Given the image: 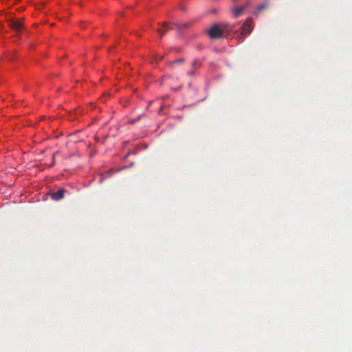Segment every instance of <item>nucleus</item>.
<instances>
[{
	"label": "nucleus",
	"mask_w": 352,
	"mask_h": 352,
	"mask_svg": "<svg viewBox=\"0 0 352 352\" xmlns=\"http://www.w3.org/2000/svg\"><path fill=\"white\" fill-rule=\"evenodd\" d=\"M193 74H194L193 71H190V72H188V74L190 75V76L193 75Z\"/></svg>",
	"instance_id": "obj_12"
},
{
	"label": "nucleus",
	"mask_w": 352,
	"mask_h": 352,
	"mask_svg": "<svg viewBox=\"0 0 352 352\" xmlns=\"http://www.w3.org/2000/svg\"><path fill=\"white\" fill-rule=\"evenodd\" d=\"M54 157H55V154H54V155H53L52 163V164L50 165V167H51V166H54V163H55V158H54Z\"/></svg>",
	"instance_id": "obj_11"
},
{
	"label": "nucleus",
	"mask_w": 352,
	"mask_h": 352,
	"mask_svg": "<svg viewBox=\"0 0 352 352\" xmlns=\"http://www.w3.org/2000/svg\"><path fill=\"white\" fill-rule=\"evenodd\" d=\"M253 30V22L251 17L248 18L241 26V34L245 36L250 34Z\"/></svg>",
	"instance_id": "obj_2"
},
{
	"label": "nucleus",
	"mask_w": 352,
	"mask_h": 352,
	"mask_svg": "<svg viewBox=\"0 0 352 352\" xmlns=\"http://www.w3.org/2000/svg\"><path fill=\"white\" fill-rule=\"evenodd\" d=\"M232 13L235 18H238L242 15L243 10L241 6L234 7L231 9Z\"/></svg>",
	"instance_id": "obj_6"
},
{
	"label": "nucleus",
	"mask_w": 352,
	"mask_h": 352,
	"mask_svg": "<svg viewBox=\"0 0 352 352\" xmlns=\"http://www.w3.org/2000/svg\"><path fill=\"white\" fill-rule=\"evenodd\" d=\"M183 61H184V59H182V58H179V59L176 60L175 61H174V62L173 63V64H174V63H182Z\"/></svg>",
	"instance_id": "obj_10"
},
{
	"label": "nucleus",
	"mask_w": 352,
	"mask_h": 352,
	"mask_svg": "<svg viewBox=\"0 0 352 352\" xmlns=\"http://www.w3.org/2000/svg\"><path fill=\"white\" fill-rule=\"evenodd\" d=\"M238 0H232L234 3H236Z\"/></svg>",
	"instance_id": "obj_14"
},
{
	"label": "nucleus",
	"mask_w": 352,
	"mask_h": 352,
	"mask_svg": "<svg viewBox=\"0 0 352 352\" xmlns=\"http://www.w3.org/2000/svg\"><path fill=\"white\" fill-rule=\"evenodd\" d=\"M170 29H173L168 23H164L162 28H158L157 30V32L160 34L161 36H164L165 33Z\"/></svg>",
	"instance_id": "obj_7"
},
{
	"label": "nucleus",
	"mask_w": 352,
	"mask_h": 352,
	"mask_svg": "<svg viewBox=\"0 0 352 352\" xmlns=\"http://www.w3.org/2000/svg\"><path fill=\"white\" fill-rule=\"evenodd\" d=\"M174 25L177 28V29L179 31H180L183 29H186V28H188L189 23H174Z\"/></svg>",
	"instance_id": "obj_8"
},
{
	"label": "nucleus",
	"mask_w": 352,
	"mask_h": 352,
	"mask_svg": "<svg viewBox=\"0 0 352 352\" xmlns=\"http://www.w3.org/2000/svg\"><path fill=\"white\" fill-rule=\"evenodd\" d=\"M270 6V3L268 1H265L263 3H262L261 4L258 5L257 7H256V11L254 12V15L256 16V17H258L260 14L263 11V10H267Z\"/></svg>",
	"instance_id": "obj_3"
},
{
	"label": "nucleus",
	"mask_w": 352,
	"mask_h": 352,
	"mask_svg": "<svg viewBox=\"0 0 352 352\" xmlns=\"http://www.w3.org/2000/svg\"><path fill=\"white\" fill-rule=\"evenodd\" d=\"M232 30V28H230L228 25H222V27L217 24H213L208 30L209 36L212 39H217L221 38L223 35V32L226 31Z\"/></svg>",
	"instance_id": "obj_1"
},
{
	"label": "nucleus",
	"mask_w": 352,
	"mask_h": 352,
	"mask_svg": "<svg viewBox=\"0 0 352 352\" xmlns=\"http://www.w3.org/2000/svg\"><path fill=\"white\" fill-rule=\"evenodd\" d=\"M248 6H249V3H247L241 6V7L243 8V10L244 11L245 9H247L248 8Z\"/></svg>",
	"instance_id": "obj_9"
},
{
	"label": "nucleus",
	"mask_w": 352,
	"mask_h": 352,
	"mask_svg": "<svg viewBox=\"0 0 352 352\" xmlns=\"http://www.w3.org/2000/svg\"><path fill=\"white\" fill-rule=\"evenodd\" d=\"M10 27L16 32H19L23 28L22 21H13L10 23Z\"/></svg>",
	"instance_id": "obj_5"
},
{
	"label": "nucleus",
	"mask_w": 352,
	"mask_h": 352,
	"mask_svg": "<svg viewBox=\"0 0 352 352\" xmlns=\"http://www.w3.org/2000/svg\"><path fill=\"white\" fill-rule=\"evenodd\" d=\"M197 60H194L193 63H192V66L193 67L197 65Z\"/></svg>",
	"instance_id": "obj_13"
},
{
	"label": "nucleus",
	"mask_w": 352,
	"mask_h": 352,
	"mask_svg": "<svg viewBox=\"0 0 352 352\" xmlns=\"http://www.w3.org/2000/svg\"><path fill=\"white\" fill-rule=\"evenodd\" d=\"M65 190L63 188L59 189L57 192L51 194V197L53 200L58 201L63 198Z\"/></svg>",
	"instance_id": "obj_4"
}]
</instances>
